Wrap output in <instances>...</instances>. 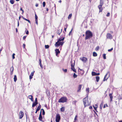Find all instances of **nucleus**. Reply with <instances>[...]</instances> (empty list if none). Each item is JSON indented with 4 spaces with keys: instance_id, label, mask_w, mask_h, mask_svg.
Here are the masks:
<instances>
[{
    "instance_id": "obj_1",
    "label": "nucleus",
    "mask_w": 122,
    "mask_h": 122,
    "mask_svg": "<svg viewBox=\"0 0 122 122\" xmlns=\"http://www.w3.org/2000/svg\"><path fill=\"white\" fill-rule=\"evenodd\" d=\"M82 101L85 107L90 105L91 102L89 99H88L87 96L83 98Z\"/></svg>"
},
{
    "instance_id": "obj_2",
    "label": "nucleus",
    "mask_w": 122,
    "mask_h": 122,
    "mask_svg": "<svg viewBox=\"0 0 122 122\" xmlns=\"http://www.w3.org/2000/svg\"><path fill=\"white\" fill-rule=\"evenodd\" d=\"M85 40H86L91 38L93 36V34L92 32L90 30L86 31L85 33Z\"/></svg>"
},
{
    "instance_id": "obj_3",
    "label": "nucleus",
    "mask_w": 122,
    "mask_h": 122,
    "mask_svg": "<svg viewBox=\"0 0 122 122\" xmlns=\"http://www.w3.org/2000/svg\"><path fill=\"white\" fill-rule=\"evenodd\" d=\"M104 4L103 0H100V5L98 6V8L99 10V12H102V5Z\"/></svg>"
},
{
    "instance_id": "obj_4",
    "label": "nucleus",
    "mask_w": 122,
    "mask_h": 122,
    "mask_svg": "<svg viewBox=\"0 0 122 122\" xmlns=\"http://www.w3.org/2000/svg\"><path fill=\"white\" fill-rule=\"evenodd\" d=\"M67 99L66 97H61L59 100L58 102H59L63 103L66 102Z\"/></svg>"
},
{
    "instance_id": "obj_5",
    "label": "nucleus",
    "mask_w": 122,
    "mask_h": 122,
    "mask_svg": "<svg viewBox=\"0 0 122 122\" xmlns=\"http://www.w3.org/2000/svg\"><path fill=\"white\" fill-rule=\"evenodd\" d=\"M61 119L60 116L59 114L57 113L56 115V122H59Z\"/></svg>"
},
{
    "instance_id": "obj_6",
    "label": "nucleus",
    "mask_w": 122,
    "mask_h": 122,
    "mask_svg": "<svg viewBox=\"0 0 122 122\" xmlns=\"http://www.w3.org/2000/svg\"><path fill=\"white\" fill-rule=\"evenodd\" d=\"M64 43V42H57L55 44V46L56 47H58L59 46L61 45H62Z\"/></svg>"
},
{
    "instance_id": "obj_7",
    "label": "nucleus",
    "mask_w": 122,
    "mask_h": 122,
    "mask_svg": "<svg viewBox=\"0 0 122 122\" xmlns=\"http://www.w3.org/2000/svg\"><path fill=\"white\" fill-rule=\"evenodd\" d=\"M107 38L109 39H111L112 38V35L109 33L107 34Z\"/></svg>"
},
{
    "instance_id": "obj_8",
    "label": "nucleus",
    "mask_w": 122,
    "mask_h": 122,
    "mask_svg": "<svg viewBox=\"0 0 122 122\" xmlns=\"http://www.w3.org/2000/svg\"><path fill=\"white\" fill-rule=\"evenodd\" d=\"M24 115V113L21 111H20V117L19 118L20 119H21L23 117Z\"/></svg>"
},
{
    "instance_id": "obj_9",
    "label": "nucleus",
    "mask_w": 122,
    "mask_h": 122,
    "mask_svg": "<svg viewBox=\"0 0 122 122\" xmlns=\"http://www.w3.org/2000/svg\"><path fill=\"white\" fill-rule=\"evenodd\" d=\"M41 111H40V114L39 115V120L40 121H42V117L41 114Z\"/></svg>"
},
{
    "instance_id": "obj_10",
    "label": "nucleus",
    "mask_w": 122,
    "mask_h": 122,
    "mask_svg": "<svg viewBox=\"0 0 122 122\" xmlns=\"http://www.w3.org/2000/svg\"><path fill=\"white\" fill-rule=\"evenodd\" d=\"M108 74V73H107L105 76L103 80V81H105V80H107L108 79V78L109 77V75H108V77L107 76V75Z\"/></svg>"
},
{
    "instance_id": "obj_11",
    "label": "nucleus",
    "mask_w": 122,
    "mask_h": 122,
    "mask_svg": "<svg viewBox=\"0 0 122 122\" xmlns=\"http://www.w3.org/2000/svg\"><path fill=\"white\" fill-rule=\"evenodd\" d=\"M35 71H34L33 72H32L31 73L30 75L29 76V79L30 80H31L32 78V77L33 76L34 73V72Z\"/></svg>"
},
{
    "instance_id": "obj_12",
    "label": "nucleus",
    "mask_w": 122,
    "mask_h": 122,
    "mask_svg": "<svg viewBox=\"0 0 122 122\" xmlns=\"http://www.w3.org/2000/svg\"><path fill=\"white\" fill-rule=\"evenodd\" d=\"M81 60L82 61L85 62L87 60L86 58L85 57H83L82 58V59H81Z\"/></svg>"
},
{
    "instance_id": "obj_13",
    "label": "nucleus",
    "mask_w": 122,
    "mask_h": 122,
    "mask_svg": "<svg viewBox=\"0 0 122 122\" xmlns=\"http://www.w3.org/2000/svg\"><path fill=\"white\" fill-rule=\"evenodd\" d=\"M55 51L56 53V56H57L58 54L60 52L59 51V50L58 49H56L55 50Z\"/></svg>"
},
{
    "instance_id": "obj_14",
    "label": "nucleus",
    "mask_w": 122,
    "mask_h": 122,
    "mask_svg": "<svg viewBox=\"0 0 122 122\" xmlns=\"http://www.w3.org/2000/svg\"><path fill=\"white\" fill-rule=\"evenodd\" d=\"M81 85H80L79 86L78 90H77V92H80L81 91Z\"/></svg>"
},
{
    "instance_id": "obj_15",
    "label": "nucleus",
    "mask_w": 122,
    "mask_h": 122,
    "mask_svg": "<svg viewBox=\"0 0 122 122\" xmlns=\"http://www.w3.org/2000/svg\"><path fill=\"white\" fill-rule=\"evenodd\" d=\"M109 96L110 97V102H111L112 101V99L113 98V97L112 95V94L110 93L109 94Z\"/></svg>"
},
{
    "instance_id": "obj_16",
    "label": "nucleus",
    "mask_w": 122,
    "mask_h": 122,
    "mask_svg": "<svg viewBox=\"0 0 122 122\" xmlns=\"http://www.w3.org/2000/svg\"><path fill=\"white\" fill-rule=\"evenodd\" d=\"M62 30V29H61V30L60 29L58 30L57 31V34L58 35H60L61 33V32Z\"/></svg>"
},
{
    "instance_id": "obj_17",
    "label": "nucleus",
    "mask_w": 122,
    "mask_h": 122,
    "mask_svg": "<svg viewBox=\"0 0 122 122\" xmlns=\"http://www.w3.org/2000/svg\"><path fill=\"white\" fill-rule=\"evenodd\" d=\"M28 97V98L30 99L32 101H33V96L32 95H29Z\"/></svg>"
},
{
    "instance_id": "obj_18",
    "label": "nucleus",
    "mask_w": 122,
    "mask_h": 122,
    "mask_svg": "<svg viewBox=\"0 0 122 122\" xmlns=\"http://www.w3.org/2000/svg\"><path fill=\"white\" fill-rule=\"evenodd\" d=\"M38 103V102H34L33 103L32 105V107H34Z\"/></svg>"
},
{
    "instance_id": "obj_19",
    "label": "nucleus",
    "mask_w": 122,
    "mask_h": 122,
    "mask_svg": "<svg viewBox=\"0 0 122 122\" xmlns=\"http://www.w3.org/2000/svg\"><path fill=\"white\" fill-rule=\"evenodd\" d=\"M64 39V37H63L62 38H60L58 40L57 42L61 41H63Z\"/></svg>"
},
{
    "instance_id": "obj_20",
    "label": "nucleus",
    "mask_w": 122,
    "mask_h": 122,
    "mask_svg": "<svg viewBox=\"0 0 122 122\" xmlns=\"http://www.w3.org/2000/svg\"><path fill=\"white\" fill-rule=\"evenodd\" d=\"M93 107L95 110L97 112V105H95L93 106Z\"/></svg>"
},
{
    "instance_id": "obj_21",
    "label": "nucleus",
    "mask_w": 122,
    "mask_h": 122,
    "mask_svg": "<svg viewBox=\"0 0 122 122\" xmlns=\"http://www.w3.org/2000/svg\"><path fill=\"white\" fill-rule=\"evenodd\" d=\"M93 56L94 57L96 56H97V54L96 52H94L93 53Z\"/></svg>"
},
{
    "instance_id": "obj_22",
    "label": "nucleus",
    "mask_w": 122,
    "mask_h": 122,
    "mask_svg": "<svg viewBox=\"0 0 122 122\" xmlns=\"http://www.w3.org/2000/svg\"><path fill=\"white\" fill-rule=\"evenodd\" d=\"M14 82H15L17 80V77L16 75H15L14 76Z\"/></svg>"
},
{
    "instance_id": "obj_23",
    "label": "nucleus",
    "mask_w": 122,
    "mask_h": 122,
    "mask_svg": "<svg viewBox=\"0 0 122 122\" xmlns=\"http://www.w3.org/2000/svg\"><path fill=\"white\" fill-rule=\"evenodd\" d=\"M96 80L97 82H98L99 79L100 77L99 76H97L96 77Z\"/></svg>"
},
{
    "instance_id": "obj_24",
    "label": "nucleus",
    "mask_w": 122,
    "mask_h": 122,
    "mask_svg": "<svg viewBox=\"0 0 122 122\" xmlns=\"http://www.w3.org/2000/svg\"><path fill=\"white\" fill-rule=\"evenodd\" d=\"M92 76H96V73L92 71Z\"/></svg>"
},
{
    "instance_id": "obj_25",
    "label": "nucleus",
    "mask_w": 122,
    "mask_h": 122,
    "mask_svg": "<svg viewBox=\"0 0 122 122\" xmlns=\"http://www.w3.org/2000/svg\"><path fill=\"white\" fill-rule=\"evenodd\" d=\"M22 18L24 20H25L28 21L29 23H30V21L28 20L27 19H26L25 18L23 17V16H22Z\"/></svg>"
},
{
    "instance_id": "obj_26",
    "label": "nucleus",
    "mask_w": 122,
    "mask_h": 122,
    "mask_svg": "<svg viewBox=\"0 0 122 122\" xmlns=\"http://www.w3.org/2000/svg\"><path fill=\"white\" fill-rule=\"evenodd\" d=\"M61 111L62 112H63L65 110V108L64 107H62L60 109Z\"/></svg>"
},
{
    "instance_id": "obj_27",
    "label": "nucleus",
    "mask_w": 122,
    "mask_h": 122,
    "mask_svg": "<svg viewBox=\"0 0 122 122\" xmlns=\"http://www.w3.org/2000/svg\"><path fill=\"white\" fill-rule=\"evenodd\" d=\"M41 105H39V106H38L36 109L37 111H39L40 109L41 108Z\"/></svg>"
},
{
    "instance_id": "obj_28",
    "label": "nucleus",
    "mask_w": 122,
    "mask_h": 122,
    "mask_svg": "<svg viewBox=\"0 0 122 122\" xmlns=\"http://www.w3.org/2000/svg\"><path fill=\"white\" fill-rule=\"evenodd\" d=\"M14 0H10V2L11 4H14Z\"/></svg>"
},
{
    "instance_id": "obj_29",
    "label": "nucleus",
    "mask_w": 122,
    "mask_h": 122,
    "mask_svg": "<svg viewBox=\"0 0 122 122\" xmlns=\"http://www.w3.org/2000/svg\"><path fill=\"white\" fill-rule=\"evenodd\" d=\"M41 111H42V115H44L45 114V112L44 110L43 109H41Z\"/></svg>"
},
{
    "instance_id": "obj_30",
    "label": "nucleus",
    "mask_w": 122,
    "mask_h": 122,
    "mask_svg": "<svg viewBox=\"0 0 122 122\" xmlns=\"http://www.w3.org/2000/svg\"><path fill=\"white\" fill-rule=\"evenodd\" d=\"M77 101H73L72 102V104L74 105H76V103L77 102Z\"/></svg>"
},
{
    "instance_id": "obj_31",
    "label": "nucleus",
    "mask_w": 122,
    "mask_h": 122,
    "mask_svg": "<svg viewBox=\"0 0 122 122\" xmlns=\"http://www.w3.org/2000/svg\"><path fill=\"white\" fill-rule=\"evenodd\" d=\"M71 69H72V70H73L74 72H76V71L74 67H73L72 68H71Z\"/></svg>"
},
{
    "instance_id": "obj_32",
    "label": "nucleus",
    "mask_w": 122,
    "mask_h": 122,
    "mask_svg": "<svg viewBox=\"0 0 122 122\" xmlns=\"http://www.w3.org/2000/svg\"><path fill=\"white\" fill-rule=\"evenodd\" d=\"M99 46H97L95 48V50L96 51H98L99 49Z\"/></svg>"
},
{
    "instance_id": "obj_33",
    "label": "nucleus",
    "mask_w": 122,
    "mask_h": 122,
    "mask_svg": "<svg viewBox=\"0 0 122 122\" xmlns=\"http://www.w3.org/2000/svg\"><path fill=\"white\" fill-rule=\"evenodd\" d=\"M106 54H104L103 55V56L104 59H106Z\"/></svg>"
},
{
    "instance_id": "obj_34",
    "label": "nucleus",
    "mask_w": 122,
    "mask_h": 122,
    "mask_svg": "<svg viewBox=\"0 0 122 122\" xmlns=\"http://www.w3.org/2000/svg\"><path fill=\"white\" fill-rule=\"evenodd\" d=\"M72 15L71 14H70L68 16V19H69L71 17Z\"/></svg>"
},
{
    "instance_id": "obj_35",
    "label": "nucleus",
    "mask_w": 122,
    "mask_h": 122,
    "mask_svg": "<svg viewBox=\"0 0 122 122\" xmlns=\"http://www.w3.org/2000/svg\"><path fill=\"white\" fill-rule=\"evenodd\" d=\"M73 76L74 78H75L77 77V75L75 74V73H74L73 74Z\"/></svg>"
},
{
    "instance_id": "obj_36",
    "label": "nucleus",
    "mask_w": 122,
    "mask_h": 122,
    "mask_svg": "<svg viewBox=\"0 0 122 122\" xmlns=\"http://www.w3.org/2000/svg\"><path fill=\"white\" fill-rule=\"evenodd\" d=\"M45 48L46 49H48L49 47V46L48 45H45Z\"/></svg>"
},
{
    "instance_id": "obj_37",
    "label": "nucleus",
    "mask_w": 122,
    "mask_h": 122,
    "mask_svg": "<svg viewBox=\"0 0 122 122\" xmlns=\"http://www.w3.org/2000/svg\"><path fill=\"white\" fill-rule=\"evenodd\" d=\"M86 91L88 93H89V88H86Z\"/></svg>"
},
{
    "instance_id": "obj_38",
    "label": "nucleus",
    "mask_w": 122,
    "mask_h": 122,
    "mask_svg": "<svg viewBox=\"0 0 122 122\" xmlns=\"http://www.w3.org/2000/svg\"><path fill=\"white\" fill-rule=\"evenodd\" d=\"M62 70L65 72H67V70L66 69H63Z\"/></svg>"
},
{
    "instance_id": "obj_39",
    "label": "nucleus",
    "mask_w": 122,
    "mask_h": 122,
    "mask_svg": "<svg viewBox=\"0 0 122 122\" xmlns=\"http://www.w3.org/2000/svg\"><path fill=\"white\" fill-rule=\"evenodd\" d=\"M37 18H38L37 16V15H36V14H35V20H37Z\"/></svg>"
},
{
    "instance_id": "obj_40",
    "label": "nucleus",
    "mask_w": 122,
    "mask_h": 122,
    "mask_svg": "<svg viewBox=\"0 0 122 122\" xmlns=\"http://www.w3.org/2000/svg\"><path fill=\"white\" fill-rule=\"evenodd\" d=\"M77 115H76L75 117L74 121H76V120L77 119Z\"/></svg>"
},
{
    "instance_id": "obj_41",
    "label": "nucleus",
    "mask_w": 122,
    "mask_h": 122,
    "mask_svg": "<svg viewBox=\"0 0 122 122\" xmlns=\"http://www.w3.org/2000/svg\"><path fill=\"white\" fill-rule=\"evenodd\" d=\"M46 3L45 2H43V7H44L45 6Z\"/></svg>"
},
{
    "instance_id": "obj_42",
    "label": "nucleus",
    "mask_w": 122,
    "mask_h": 122,
    "mask_svg": "<svg viewBox=\"0 0 122 122\" xmlns=\"http://www.w3.org/2000/svg\"><path fill=\"white\" fill-rule=\"evenodd\" d=\"M15 55V54L14 53H13V54H12V58L13 59H14L15 58V57L14 56Z\"/></svg>"
},
{
    "instance_id": "obj_43",
    "label": "nucleus",
    "mask_w": 122,
    "mask_h": 122,
    "mask_svg": "<svg viewBox=\"0 0 122 122\" xmlns=\"http://www.w3.org/2000/svg\"><path fill=\"white\" fill-rule=\"evenodd\" d=\"M110 15V13L109 12H108L107 14L106 15V16L107 17L109 16Z\"/></svg>"
},
{
    "instance_id": "obj_44",
    "label": "nucleus",
    "mask_w": 122,
    "mask_h": 122,
    "mask_svg": "<svg viewBox=\"0 0 122 122\" xmlns=\"http://www.w3.org/2000/svg\"><path fill=\"white\" fill-rule=\"evenodd\" d=\"M72 29H71V31L69 32V36H70V35L71 34V32H72Z\"/></svg>"
},
{
    "instance_id": "obj_45",
    "label": "nucleus",
    "mask_w": 122,
    "mask_h": 122,
    "mask_svg": "<svg viewBox=\"0 0 122 122\" xmlns=\"http://www.w3.org/2000/svg\"><path fill=\"white\" fill-rule=\"evenodd\" d=\"M113 50V48H112L110 49H109L108 50V51L109 52L111 51H112Z\"/></svg>"
},
{
    "instance_id": "obj_46",
    "label": "nucleus",
    "mask_w": 122,
    "mask_h": 122,
    "mask_svg": "<svg viewBox=\"0 0 122 122\" xmlns=\"http://www.w3.org/2000/svg\"><path fill=\"white\" fill-rule=\"evenodd\" d=\"M12 68V74L13 73V66H12V67H11V69Z\"/></svg>"
},
{
    "instance_id": "obj_47",
    "label": "nucleus",
    "mask_w": 122,
    "mask_h": 122,
    "mask_svg": "<svg viewBox=\"0 0 122 122\" xmlns=\"http://www.w3.org/2000/svg\"><path fill=\"white\" fill-rule=\"evenodd\" d=\"M39 64H40V66L41 67V68L42 69L43 68V67L42 66V64H41V63H39Z\"/></svg>"
},
{
    "instance_id": "obj_48",
    "label": "nucleus",
    "mask_w": 122,
    "mask_h": 122,
    "mask_svg": "<svg viewBox=\"0 0 122 122\" xmlns=\"http://www.w3.org/2000/svg\"><path fill=\"white\" fill-rule=\"evenodd\" d=\"M74 65H73L72 64L71 65V68H72L73 67H74Z\"/></svg>"
},
{
    "instance_id": "obj_49",
    "label": "nucleus",
    "mask_w": 122,
    "mask_h": 122,
    "mask_svg": "<svg viewBox=\"0 0 122 122\" xmlns=\"http://www.w3.org/2000/svg\"><path fill=\"white\" fill-rule=\"evenodd\" d=\"M20 10H21L22 11V14L24 12V10H22V9L21 8H20Z\"/></svg>"
},
{
    "instance_id": "obj_50",
    "label": "nucleus",
    "mask_w": 122,
    "mask_h": 122,
    "mask_svg": "<svg viewBox=\"0 0 122 122\" xmlns=\"http://www.w3.org/2000/svg\"><path fill=\"white\" fill-rule=\"evenodd\" d=\"M26 36H23V39L24 40H25L26 38Z\"/></svg>"
},
{
    "instance_id": "obj_51",
    "label": "nucleus",
    "mask_w": 122,
    "mask_h": 122,
    "mask_svg": "<svg viewBox=\"0 0 122 122\" xmlns=\"http://www.w3.org/2000/svg\"><path fill=\"white\" fill-rule=\"evenodd\" d=\"M35 21L37 25H38L37 20H35Z\"/></svg>"
},
{
    "instance_id": "obj_52",
    "label": "nucleus",
    "mask_w": 122,
    "mask_h": 122,
    "mask_svg": "<svg viewBox=\"0 0 122 122\" xmlns=\"http://www.w3.org/2000/svg\"><path fill=\"white\" fill-rule=\"evenodd\" d=\"M28 33L29 32L28 30H27V31L26 32V34L27 35H28Z\"/></svg>"
},
{
    "instance_id": "obj_53",
    "label": "nucleus",
    "mask_w": 122,
    "mask_h": 122,
    "mask_svg": "<svg viewBox=\"0 0 122 122\" xmlns=\"http://www.w3.org/2000/svg\"><path fill=\"white\" fill-rule=\"evenodd\" d=\"M35 102H38L37 100V98H36L35 99Z\"/></svg>"
},
{
    "instance_id": "obj_54",
    "label": "nucleus",
    "mask_w": 122,
    "mask_h": 122,
    "mask_svg": "<svg viewBox=\"0 0 122 122\" xmlns=\"http://www.w3.org/2000/svg\"><path fill=\"white\" fill-rule=\"evenodd\" d=\"M25 44H23V46L24 48H25Z\"/></svg>"
},
{
    "instance_id": "obj_55",
    "label": "nucleus",
    "mask_w": 122,
    "mask_h": 122,
    "mask_svg": "<svg viewBox=\"0 0 122 122\" xmlns=\"http://www.w3.org/2000/svg\"><path fill=\"white\" fill-rule=\"evenodd\" d=\"M39 63H41V60L40 59L39 60Z\"/></svg>"
},
{
    "instance_id": "obj_56",
    "label": "nucleus",
    "mask_w": 122,
    "mask_h": 122,
    "mask_svg": "<svg viewBox=\"0 0 122 122\" xmlns=\"http://www.w3.org/2000/svg\"><path fill=\"white\" fill-rule=\"evenodd\" d=\"M67 28V27H66V28L65 27L64 28V30L65 31H66V30Z\"/></svg>"
},
{
    "instance_id": "obj_57",
    "label": "nucleus",
    "mask_w": 122,
    "mask_h": 122,
    "mask_svg": "<svg viewBox=\"0 0 122 122\" xmlns=\"http://www.w3.org/2000/svg\"><path fill=\"white\" fill-rule=\"evenodd\" d=\"M17 26L18 27L19 25V21H18V24H17Z\"/></svg>"
},
{
    "instance_id": "obj_58",
    "label": "nucleus",
    "mask_w": 122,
    "mask_h": 122,
    "mask_svg": "<svg viewBox=\"0 0 122 122\" xmlns=\"http://www.w3.org/2000/svg\"><path fill=\"white\" fill-rule=\"evenodd\" d=\"M36 7H37L38 6V4H36L35 5Z\"/></svg>"
},
{
    "instance_id": "obj_59",
    "label": "nucleus",
    "mask_w": 122,
    "mask_h": 122,
    "mask_svg": "<svg viewBox=\"0 0 122 122\" xmlns=\"http://www.w3.org/2000/svg\"><path fill=\"white\" fill-rule=\"evenodd\" d=\"M100 75V73H96V75Z\"/></svg>"
},
{
    "instance_id": "obj_60",
    "label": "nucleus",
    "mask_w": 122,
    "mask_h": 122,
    "mask_svg": "<svg viewBox=\"0 0 122 122\" xmlns=\"http://www.w3.org/2000/svg\"><path fill=\"white\" fill-rule=\"evenodd\" d=\"M89 109H91L92 108V106H90L89 107Z\"/></svg>"
},
{
    "instance_id": "obj_61",
    "label": "nucleus",
    "mask_w": 122,
    "mask_h": 122,
    "mask_svg": "<svg viewBox=\"0 0 122 122\" xmlns=\"http://www.w3.org/2000/svg\"><path fill=\"white\" fill-rule=\"evenodd\" d=\"M16 32H18V30L17 28H16Z\"/></svg>"
},
{
    "instance_id": "obj_62",
    "label": "nucleus",
    "mask_w": 122,
    "mask_h": 122,
    "mask_svg": "<svg viewBox=\"0 0 122 122\" xmlns=\"http://www.w3.org/2000/svg\"><path fill=\"white\" fill-rule=\"evenodd\" d=\"M46 10L47 11H48V9L47 8H46Z\"/></svg>"
},
{
    "instance_id": "obj_63",
    "label": "nucleus",
    "mask_w": 122,
    "mask_h": 122,
    "mask_svg": "<svg viewBox=\"0 0 122 122\" xmlns=\"http://www.w3.org/2000/svg\"><path fill=\"white\" fill-rule=\"evenodd\" d=\"M120 99H122V97H120Z\"/></svg>"
},
{
    "instance_id": "obj_64",
    "label": "nucleus",
    "mask_w": 122,
    "mask_h": 122,
    "mask_svg": "<svg viewBox=\"0 0 122 122\" xmlns=\"http://www.w3.org/2000/svg\"><path fill=\"white\" fill-rule=\"evenodd\" d=\"M61 0H60L59 1V2H60V3H61Z\"/></svg>"
}]
</instances>
